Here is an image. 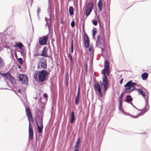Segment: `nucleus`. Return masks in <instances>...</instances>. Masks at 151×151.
<instances>
[{"mask_svg":"<svg viewBox=\"0 0 151 151\" xmlns=\"http://www.w3.org/2000/svg\"><path fill=\"white\" fill-rule=\"evenodd\" d=\"M18 92L20 93L21 92V90L20 89H19L18 91Z\"/></svg>","mask_w":151,"mask_h":151,"instance_id":"44","label":"nucleus"},{"mask_svg":"<svg viewBox=\"0 0 151 151\" xmlns=\"http://www.w3.org/2000/svg\"><path fill=\"white\" fill-rule=\"evenodd\" d=\"M103 73L104 77L102 78V82H101L100 85L99 83H95L94 86V87L95 91L98 95L99 97L102 98L103 97V94L101 91V89L103 86L104 88V93H105V91L107 90L108 86V82L107 78L104 73Z\"/></svg>","mask_w":151,"mask_h":151,"instance_id":"1","label":"nucleus"},{"mask_svg":"<svg viewBox=\"0 0 151 151\" xmlns=\"http://www.w3.org/2000/svg\"><path fill=\"white\" fill-rule=\"evenodd\" d=\"M136 84V83L132 82L131 81L128 82L124 85L126 88L124 90V93H129L134 91L135 89L134 86Z\"/></svg>","mask_w":151,"mask_h":151,"instance_id":"3","label":"nucleus"},{"mask_svg":"<svg viewBox=\"0 0 151 151\" xmlns=\"http://www.w3.org/2000/svg\"><path fill=\"white\" fill-rule=\"evenodd\" d=\"M48 74L47 71L45 70H43L40 71L38 76L39 81L41 82L46 81L47 77Z\"/></svg>","mask_w":151,"mask_h":151,"instance_id":"4","label":"nucleus"},{"mask_svg":"<svg viewBox=\"0 0 151 151\" xmlns=\"http://www.w3.org/2000/svg\"><path fill=\"white\" fill-rule=\"evenodd\" d=\"M61 23H63V21H62V20H61Z\"/></svg>","mask_w":151,"mask_h":151,"instance_id":"50","label":"nucleus"},{"mask_svg":"<svg viewBox=\"0 0 151 151\" xmlns=\"http://www.w3.org/2000/svg\"><path fill=\"white\" fill-rule=\"evenodd\" d=\"M122 112L124 114L126 115H130L129 114H128L127 112H124L123 110H122Z\"/></svg>","mask_w":151,"mask_h":151,"instance_id":"38","label":"nucleus"},{"mask_svg":"<svg viewBox=\"0 0 151 151\" xmlns=\"http://www.w3.org/2000/svg\"><path fill=\"white\" fill-rule=\"evenodd\" d=\"M149 108V107L148 104H147L146 105L145 107L142 110L140 113L138 114L136 116H133V117L134 118H136L140 116L143 115L148 110Z\"/></svg>","mask_w":151,"mask_h":151,"instance_id":"8","label":"nucleus"},{"mask_svg":"<svg viewBox=\"0 0 151 151\" xmlns=\"http://www.w3.org/2000/svg\"><path fill=\"white\" fill-rule=\"evenodd\" d=\"M98 5L99 7V10L101 11L102 10L103 8L102 2L101 0H99L98 3Z\"/></svg>","mask_w":151,"mask_h":151,"instance_id":"15","label":"nucleus"},{"mask_svg":"<svg viewBox=\"0 0 151 151\" xmlns=\"http://www.w3.org/2000/svg\"><path fill=\"white\" fill-rule=\"evenodd\" d=\"M8 80L10 81V82L12 83H14L15 82L14 78L11 75Z\"/></svg>","mask_w":151,"mask_h":151,"instance_id":"18","label":"nucleus"},{"mask_svg":"<svg viewBox=\"0 0 151 151\" xmlns=\"http://www.w3.org/2000/svg\"><path fill=\"white\" fill-rule=\"evenodd\" d=\"M4 65V62L1 58L0 57V67H3Z\"/></svg>","mask_w":151,"mask_h":151,"instance_id":"23","label":"nucleus"},{"mask_svg":"<svg viewBox=\"0 0 151 151\" xmlns=\"http://www.w3.org/2000/svg\"><path fill=\"white\" fill-rule=\"evenodd\" d=\"M19 80L23 83L26 84L27 83L28 80L27 77L25 75L19 74Z\"/></svg>","mask_w":151,"mask_h":151,"instance_id":"6","label":"nucleus"},{"mask_svg":"<svg viewBox=\"0 0 151 151\" xmlns=\"http://www.w3.org/2000/svg\"><path fill=\"white\" fill-rule=\"evenodd\" d=\"M47 47L44 46L43 48V50L40 55L45 57H47Z\"/></svg>","mask_w":151,"mask_h":151,"instance_id":"11","label":"nucleus"},{"mask_svg":"<svg viewBox=\"0 0 151 151\" xmlns=\"http://www.w3.org/2000/svg\"><path fill=\"white\" fill-rule=\"evenodd\" d=\"M79 95H80V93L79 92H78L77 93V96L78 97H79Z\"/></svg>","mask_w":151,"mask_h":151,"instance_id":"42","label":"nucleus"},{"mask_svg":"<svg viewBox=\"0 0 151 151\" xmlns=\"http://www.w3.org/2000/svg\"><path fill=\"white\" fill-rule=\"evenodd\" d=\"M43 127H37L38 131L39 133H41L42 132Z\"/></svg>","mask_w":151,"mask_h":151,"instance_id":"28","label":"nucleus"},{"mask_svg":"<svg viewBox=\"0 0 151 151\" xmlns=\"http://www.w3.org/2000/svg\"><path fill=\"white\" fill-rule=\"evenodd\" d=\"M43 96L45 98H47V96L46 93H44L43 94Z\"/></svg>","mask_w":151,"mask_h":151,"instance_id":"39","label":"nucleus"},{"mask_svg":"<svg viewBox=\"0 0 151 151\" xmlns=\"http://www.w3.org/2000/svg\"><path fill=\"white\" fill-rule=\"evenodd\" d=\"M41 67L43 69H46L47 68V63L46 60H44L41 63Z\"/></svg>","mask_w":151,"mask_h":151,"instance_id":"12","label":"nucleus"},{"mask_svg":"<svg viewBox=\"0 0 151 151\" xmlns=\"http://www.w3.org/2000/svg\"><path fill=\"white\" fill-rule=\"evenodd\" d=\"M14 47L21 48L23 47V45L22 43L20 42L17 44H16L14 46Z\"/></svg>","mask_w":151,"mask_h":151,"instance_id":"20","label":"nucleus"},{"mask_svg":"<svg viewBox=\"0 0 151 151\" xmlns=\"http://www.w3.org/2000/svg\"><path fill=\"white\" fill-rule=\"evenodd\" d=\"M83 41L85 46L86 47H88L89 46V41L88 36L86 35H84Z\"/></svg>","mask_w":151,"mask_h":151,"instance_id":"10","label":"nucleus"},{"mask_svg":"<svg viewBox=\"0 0 151 151\" xmlns=\"http://www.w3.org/2000/svg\"><path fill=\"white\" fill-rule=\"evenodd\" d=\"M73 52V41H72L71 44V52L72 53Z\"/></svg>","mask_w":151,"mask_h":151,"instance_id":"31","label":"nucleus"},{"mask_svg":"<svg viewBox=\"0 0 151 151\" xmlns=\"http://www.w3.org/2000/svg\"><path fill=\"white\" fill-rule=\"evenodd\" d=\"M26 113L27 116L29 121V137L31 139H32L33 136V130L32 126L31 125L30 118L32 116L31 113L29 109L28 108L26 109Z\"/></svg>","mask_w":151,"mask_h":151,"instance_id":"2","label":"nucleus"},{"mask_svg":"<svg viewBox=\"0 0 151 151\" xmlns=\"http://www.w3.org/2000/svg\"><path fill=\"white\" fill-rule=\"evenodd\" d=\"M92 48L91 47H90L89 48V51L90 52L92 50Z\"/></svg>","mask_w":151,"mask_h":151,"instance_id":"43","label":"nucleus"},{"mask_svg":"<svg viewBox=\"0 0 151 151\" xmlns=\"http://www.w3.org/2000/svg\"><path fill=\"white\" fill-rule=\"evenodd\" d=\"M18 67H19V68H20V66H19H19H18Z\"/></svg>","mask_w":151,"mask_h":151,"instance_id":"46","label":"nucleus"},{"mask_svg":"<svg viewBox=\"0 0 151 151\" xmlns=\"http://www.w3.org/2000/svg\"><path fill=\"white\" fill-rule=\"evenodd\" d=\"M11 75V74L10 73H7L5 74H2V76L3 77L4 79L9 80L10 76Z\"/></svg>","mask_w":151,"mask_h":151,"instance_id":"14","label":"nucleus"},{"mask_svg":"<svg viewBox=\"0 0 151 151\" xmlns=\"http://www.w3.org/2000/svg\"><path fill=\"white\" fill-rule=\"evenodd\" d=\"M101 49L102 50V52L103 51V48H101Z\"/></svg>","mask_w":151,"mask_h":151,"instance_id":"45","label":"nucleus"},{"mask_svg":"<svg viewBox=\"0 0 151 151\" xmlns=\"http://www.w3.org/2000/svg\"><path fill=\"white\" fill-rule=\"evenodd\" d=\"M93 25H97V22L96 20H93Z\"/></svg>","mask_w":151,"mask_h":151,"instance_id":"33","label":"nucleus"},{"mask_svg":"<svg viewBox=\"0 0 151 151\" xmlns=\"http://www.w3.org/2000/svg\"><path fill=\"white\" fill-rule=\"evenodd\" d=\"M75 119L74 116V112H72L71 113V121L70 122L71 123H73V122L74 121Z\"/></svg>","mask_w":151,"mask_h":151,"instance_id":"17","label":"nucleus"},{"mask_svg":"<svg viewBox=\"0 0 151 151\" xmlns=\"http://www.w3.org/2000/svg\"><path fill=\"white\" fill-rule=\"evenodd\" d=\"M79 147L75 145L74 146V150H76V151H78V147Z\"/></svg>","mask_w":151,"mask_h":151,"instance_id":"36","label":"nucleus"},{"mask_svg":"<svg viewBox=\"0 0 151 151\" xmlns=\"http://www.w3.org/2000/svg\"><path fill=\"white\" fill-rule=\"evenodd\" d=\"M106 73V74L107 75H109L110 73V72L109 71V69H108V70H105Z\"/></svg>","mask_w":151,"mask_h":151,"instance_id":"37","label":"nucleus"},{"mask_svg":"<svg viewBox=\"0 0 151 151\" xmlns=\"http://www.w3.org/2000/svg\"><path fill=\"white\" fill-rule=\"evenodd\" d=\"M85 68H86V70H87V68L86 67H86H85Z\"/></svg>","mask_w":151,"mask_h":151,"instance_id":"48","label":"nucleus"},{"mask_svg":"<svg viewBox=\"0 0 151 151\" xmlns=\"http://www.w3.org/2000/svg\"><path fill=\"white\" fill-rule=\"evenodd\" d=\"M109 67L108 62L107 60H105L104 63V70H108L109 69Z\"/></svg>","mask_w":151,"mask_h":151,"instance_id":"13","label":"nucleus"},{"mask_svg":"<svg viewBox=\"0 0 151 151\" xmlns=\"http://www.w3.org/2000/svg\"><path fill=\"white\" fill-rule=\"evenodd\" d=\"M123 95V93H122L120 96L119 97V103H120V105H119V107L120 108L121 106V101L122 100V96Z\"/></svg>","mask_w":151,"mask_h":151,"instance_id":"24","label":"nucleus"},{"mask_svg":"<svg viewBox=\"0 0 151 151\" xmlns=\"http://www.w3.org/2000/svg\"><path fill=\"white\" fill-rule=\"evenodd\" d=\"M80 92V86L79 85L78 86V92Z\"/></svg>","mask_w":151,"mask_h":151,"instance_id":"40","label":"nucleus"},{"mask_svg":"<svg viewBox=\"0 0 151 151\" xmlns=\"http://www.w3.org/2000/svg\"><path fill=\"white\" fill-rule=\"evenodd\" d=\"M18 61L19 62V63L21 64H22L23 63L22 59V58H19Z\"/></svg>","mask_w":151,"mask_h":151,"instance_id":"30","label":"nucleus"},{"mask_svg":"<svg viewBox=\"0 0 151 151\" xmlns=\"http://www.w3.org/2000/svg\"><path fill=\"white\" fill-rule=\"evenodd\" d=\"M48 38V36L46 35L40 37L39 39V43L41 45H44L47 44Z\"/></svg>","mask_w":151,"mask_h":151,"instance_id":"5","label":"nucleus"},{"mask_svg":"<svg viewBox=\"0 0 151 151\" xmlns=\"http://www.w3.org/2000/svg\"><path fill=\"white\" fill-rule=\"evenodd\" d=\"M68 58L70 60V63L71 64H72V63L73 62L72 58L71 55L70 54H69L68 55Z\"/></svg>","mask_w":151,"mask_h":151,"instance_id":"29","label":"nucleus"},{"mask_svg":"<svg viewBox=\"0 0 151 151\" xmlns=\"http://www.w3.org/2000/svg\"><path fill=\"white\" fill-rule=\"evenodd\" d=\"M123 81V79L122 78L120 81V84H122Z\"/></svg>","mask_w":151,"mask_h":151,"instance_id":"41","label":"nucleus"},{"mask_svg":"<svg viewBox=\"0 0 151 151\" xmlns=\"http://www.w3.org/2000/svg\"><path fill=\"white\" fill-rule=\"evenodd\" d=\"M80 97H76L75 101V103L76 105L78 104L80 101Z\"/></svg>","mask_w":151,"mask_h":151,"instance_id":"25","label":"nucleus"},{"mask_svg":"<svg viewBox=\"0 0 151 151\" xmlns=\"http://www.w3.org/2000/svg\"><path fill=\"white\" fill-rule=\"evenodd\" d=\"M40 11V8H38L37 12V16L38 17H39V13Z\"/></svg>","mask_w":151,"mask_h":151,"instance_id":"34","label":"nucleus"},{"mask_svg":"<svg viewBox=\"0 0 151 151\" xmlns=\"http://www.w3.org/2000/svg\"><path fill=\"white\" fill-rule=\"evenodd\" d=\"M93 6V4L92 2H90L88 4L85 12L86 15L87 16H88L90 14L92 11Z\"/></svg>","mask_w":151,"mask_h":151,"instance_id":"7","label":"nucleus"},{"mask_svg":"<svg viewBox=\"0 0 151 151\" xmlns=\"http://www.w3.org/2000/svg\"><path fill=\"white\" fill-rule=\"evenodd\" d=\"M138 93L141 95H142L143 97L145 96V95L144 92H143L142 90L141 89H138Z\"/></svg>","mask_w":151,"mask_h":151,"instance_id":"21","label":"nucleus"},{"mask_svg":"<svg viewBox=\"0 0 151 151\" xmlns=\"http://www.w3.org/2000/svg\"><path fill=\"white\" fill-rule=\"evenodd\" d=\"M46 25H48V23H47L46 24Z\"/></svg>","mask_w":151,"mask_h":151,"instance_id":"49","label":"nucleus"},{"mask_svg":"<svg viewBox=\"0 0 151 151\" xmlns=\"http://www.w3.org/2000/svg\"><path fill=\"white\" fill-rule=\"evenodd\" d=\"M132 99L131 98V96L130 95H127V99H126V101L129 102L131 101Z\"/></svg>","mask_w":151,"mask_h":151,"instance_id":"26","label":"nucleus"},{"mask_svg":"<svg viewBox=\"0 0 151 151\" xmlns=\"http://www.w3.org/2000/svg\"><path fill=\"white\" fill-rule=\"evenodd\" d=\"M45 20H46V22H47V20H46V18H45Z\"/></svg>","mask_w":151,"mask_h":151,"instance_id":"51","label":"nucleus"},{"mask_svg":"<svg viewBox=\"0 0 151 151\" xmlns=\"http://www.w3.org/2000/svg\"><path fill=\"white\" fill-rule=\"evenodd\" d=\"M148 74L146 73H144L142 74V77L143 80H145L148 76Z\"/></svg>","mask_w":151,"mask_h":151,"instance_id":"16","label":"nucleus"},{"mask_svg":"<svg viewBox=\"0 0 151 151\" xmlns=\"http://www.w3.org/2000/svg\"><path fill=\"white\" fill-rule=\"evenodd\" d=\"M80 140H81V139H80V137H79L76 142V145H75L76 146H77L79 147V146H80L79 144H80Z\"/></svg>","mask_w":151,"mask_h":151,"instance_id":"27","label":"nucleus"},{"mask_svg":"<svg viewBox=\"0 0 151 151\" xmlns=\"http://www.w3.org/2000/svg\"><path fill=\"white\" fill-rule=\"evenodd\" d=\"M101 40L104 41L105 40L104 34L103 33H101L100 35L98 36V41L96 42V45L98 47H99L100 46V42Z\"/></svg>","mask_w":151,"mask_h":151,"instance_id":"9","label":"nucleus"},{"mask_svg":"<svg viewBox=\"0 0 151 151\" xmlns=\"http://www.w3.org/2000/svg\"><path fill=\"white\" fill-rule=\"evenodd\" d=\"M37 127H43L42 125V119L41 118V119H40L38 123H37Z\"/></svg>","mask_w":151,"mask_h":151,"instance_id":"19","label":"nucleus"},{"mask_svg":"<svg viewBox=\"0 0 151 151\" xmlns=\"http://www.w3.org/2000/svg\"><path fill=\"white\" fill-rule=\"evenodd\" d=\"M92 32H93V34H92L93 36V37H94L96 33V31L95 30L93 29L92 30Z\"/></svg>","mask_w":151,"mask_h":151,"instance_id":"32","label":"nucleus"},{"mask_svg":"<svg viewBox=\"0 0 151 151\" xmlns=\"http://www.w3.org/2000/svg\"><path fill=\"white\" fill-rule=\"evenodd\" d=\"M69 12L70 15H71L73 14V9L72 6H70L69 9Z\"/></svg>","mask_w":151,"mask_h":151,"instance_id":"22","label":"nucleus"},{"mask_svg":"<svg viewBox=\"0 0 151 151\" xmlns=\"http://www.w3.org/2000/svg\"><path fill=\"white\" fill-rule=\"evenodd\" d=\"M75 22L73 21L71 23V26L72 27H73L75 26Z\"/></svg>","mask_w":151,"mask_h":151,"instance_id":"35","label":"nucleus"},{"mask_svg":"<svg viewBox=\"0 0 151 151\" xmlns=\"http://www.w3.org/2000/svg\"><path fill=\"white\" fill-rule=\"evenodd\" d=\"M37 76V75H36L35 76H34V77L35 78V77H36Z\"/></svg>","mask_w":151,"mask_h":151,"instance_id":"47","label":"nucleus"}]
</instances>
